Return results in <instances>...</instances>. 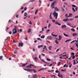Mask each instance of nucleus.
<instances>
[{
  "instance_id": "f257e3e1",
  "label": "nucleus",
  "mask_w": 78,
  "mask_h": 78,
  "mask_svg": "<svg viewBox=\"0 0 78 78\" xmlns=\"http://www.w3.org/2000/svg\"><path fill=\"white\" fill-rule=\"evenodd\" d=\"M31 66H33L34 67H36V66H34L33 64H30V65L26 66V67L27 68H31L32 67Z\"/></svg>"
},
{
  "instance_id": "f03ea898",
  "label": "nucleus",
  "mask_w": 78,
  "mask_h": 78,
  "mask_svg": "<svg viewBox=\"0 0 78 78\" xmlns=\"http://www.w3.org/2000/svg\"><path fill=\"white\" fill-rule=\"evenodd\" d=\"M12 34H16V33H17V30L15 28H14L13 29H12Z\"/></svg>"
},
{
  "instance_id": "7ed1b4c3",
  "label": "nucleus",
  "mask_w": 78,
  "mask_h": 78,
  "mask_svg": "<svg viewBox=\"0 0 78 78\" xmlns=\"http://www.w3.org/2000/svg\"><path fill=\"white\" fill-rule=\"evenodd\" d=\"M54 17H55V19H57V18H58V13H55L54 14Z\"/></svg>"
},
{
  "instance_id": "20e7f679",
  "label": "nucleus",
  "mask_w": 78,
  "mask_h": 78,
  "mask_svg": "<svg viewBox=\"0 0 78 78\" xmlns=\"http://www.w3.org/2000/svg\"><path fill=\"white\" fill-rule=\"evenodd\" d=\"M72 7H74V8H75V9L76 11H77L78 10V7H76V5H72Z\"/></svg>"
},
{
  "instance_id": "39448f33",
  "label": "nucleus",
  "mask_w": 78,
  "mask_h": 78,
  "mask_svg": "<svg viewBox=\"0 0 78 78\" xmlns=\"http://www.w3.org/2000/svg\"><path fill=\"white\" fill-rule=\"evenodd\" d=\"M47 39L48 40H52V37L51 36H48L47 37Z\"/></svg>"
},
{
  "instance_id": "423d86ee",
  "label": "nucleus",
  "mask_w": 78,
  "mask_h": 78,
  "mask_svg": "<svg viewBox=\"0 0 78 78\" xmlns=\"http://www.w3.org/2000/svg\"><path fill=\"white\" fill-rule=\"evenodd\" d=\"M55 24L56 25H59V26H60V25H61V23H59V22H58L57 21H56L55 23Z\"/></svg>"
},
{
  "instance_id": "0eeeda50",
  "label": "nucleus",
  "mask_w": 78,
  "mask_h": 78,
  "mask_svg": "<svg viewBox=\"0 0 78 78\" xmlns=\"http://www.w3.org/2000/svg\"><path fill=\"white\" fill-rule=\"evenodd\" d=\"M23 45V43H19V44L18 45V47H20V46L21 47H22Z\"/></svg>"
},
{
  "instance_id": "6e6552de",
  "label": "nucleus",
  "mask_w": 78,
  "mask_h": 78,
  "mask_svg": "<svg viewBox=\"0 0 78 78\" xmlns=\"http://www.w3.org/2000/svg\"><path fill=\"white\" fill-rule=\"evenodd\" d=\"M23 69L24 70H25L26 71H28V72H31V70H32L29 69L28 68H27V69Z\"/></svg>"
},
{
  "instance_id": "1a4fd4ad",
  "label": "nucleus",
  "mask_w": 78,
  "mask_h": 78,
  "mask_svg": "<svg viewBox=\"0 0 78 78\" xmlns=\"http://www.w3.org/2000/svg\"><path fill=\"white\" fill-rule=\"evenodd\" d=\"M33 78H37V75L34 74L33 76Z\"/></svg>"
},
{
  "instance_id": "9d476101",
  "label": "nucleus",
  "mask_w": 78,
  "mask_h": 78,
  "mask_svg": "<svg viewBox=\"0 0 78 78\" xmlns=\"http://www.w3.org/2000/svg\"><path fill=\"white\" fill-rule=\"evenodd\" d=\"M51 14H52V12H51L50 14L49 18L50 19H52L53 18H52V16H51Z\"/></svg>"
},
{
  "instance_id": "9b49d317",
  "label": "nucleus",
  "mask_w": 78,
  "mask_h": 78,
  "mask_svg": "<svg viewBox=\"0 0 78 78\" xmlns=\"http://www.w3.org/2000/svg\"><path fill=\"white\" fill-rule=\"evenodd\" d=\"M66 25H62V28H66Z\"/></svg>"
},
{
  "instance_id": "f8f14e48",
  "label": "nucleus",
  "mask_w": 78,
  "mask_h": 78,
  "mask_svg": "<svg viewBox=\"0 0 78 78\" xmlns=\"http://www.w3.org/2000/svg\"><path fill=\"white\" fill-rule=\"evenodd\" d=\"M77 34L78 33H74L73 34V36H76Z\"/></svg>"
},
{
  "instance_id": "ddd939ff",
  "label": "nucleus",
  "mask_w": 78,
  "mask_h": 78,
  "mask_svg": "<svg viewBox=\"0 0 78 78\" xmlns=\"http://www.w3.org/2000/svg\"><path fill=\"white\" fill-rule=\"evenodd\" d=\"M55 10H56V11H59V9H58L57 7H56L55 8Z\"/></svg>"
},
{
  "instance_id": "4468645a",
  "label": "nucleus",
  "mask_w": 78,
  "mask_h": 78,
  "mask_svg": "<svg viewBox=\"0 0 78 78\" xmlns=\"http://www.w3.org/2000/svg\"><path fill=\"white\" fill-rule=\"evenodd\" d=\"M48 48L49 50H51V48H52V46H49Z\"/></svg>"
},
{
  "instance_id": "2eb2a0df",
  "label": "nucleus",
  "mask_w": 78,
  "mask_h": 78,
  "mask_svg": "<svg viewBox=\"0 0 78 78\" xmlns=\"http://www.w3.org/2000/svg\"><path fill=\"white\" fill-rule=\"evenodd\" d=\"M73 61H74V62L73 63V65H75V64H76L77 63H78V61L76 63V62L75 61L73 60Z\"/></svg>"
},
{
  "instance_id": "dca6fc26",
  "label": "nucleus",
  "mask_w": 78,
  "mask_h": 78,
  "mask_svg": "<svg viewBox=\"0 0 78 78\" xmlns=\"http://www.w3.org/2000/svg\"><path fill=\"white\" fill-rule=\"evenodd\" d=\"M63 22H67L68 21V19H65L63 20Z\"/></svg>"
},
{
  "instance_id": "f3484780",
  "label": "nucleus",
  "mask_w": 78,
  "mask_h": 78,
  "mask_svg": "<svg viewBox=\"0 0 78 78\" xmlns=\"http://www.w3.org/2000/svg\"><path fill=\"white\" fill-rule=\"evenodd\" d=\"M58 37L59 38V40H61V39H62V36H61V35H59Z\"/></svg>"
},
{
  "instance_id": "a211bd4d",
  "label": "nucleus",
  "mask_w": 78,
  "mask_h": 78,
  "mask_svg": "<svg viewBox=\"0 0 78 78\" xmlns=\"http://www.w3.org/2000/svg\"><path fill=\"white\" fill-rule=\"evenodd\" d=\"M63 35L65 36H66V37H69L68 35L64 33H63Z\"/></svg>"
},
{
  "instance_id": "6ab92c4d",
  "label": "nucleus",
  "mask_w": 78,
  "mask_h": 78,
  "mask_svg": "<svg viewBox=\"0 0 78 78\" xmlns=\"http://www.w3.org/2000/svg\"><path fill=\"white\" fill-rule=\"evenodd\" d=\"M46 59L47 61H51V59L49 58H47Z\"/></svg>"
},
{
  "instance_id": "aec40b11",
  "label": "nucleus",
  "mask_w": 78,
  "mask_h": 78,
  "mask_svg": "<svg viewBox=\"0 0 78 78\" xmlns=\"http://www.w3.org/2000/svg\"><path fill=\"white\" fill-rule=\"evenodd\" d=\"M43 47V45H39L38 46V48H41V47Z\"/></svg>"
},
{
  "instance_id": "412c9836",
  "label": "nucleus",
  "mask_w": 78,
  "mask_h": 78,
  "mask_svg": "<svg viewBox=\"0 0 78 78\" xmlns=\"http://www.w3.org/2000/svg\"><path fill=\"white\" fill-rule=\"evenodd\" d=\"M51 34L52 36H54V37H57V36H58V35H54L53 34Z\"/></svg>"
},
{
  "instance_id": "4be33fe9",
  "label": "nucleus",
  "mask_w": 78,
  "mask_h": 78,
  "mask_svg": "<svg viewBox=\"0 0 78 78\" xmlns=\"http://www.w3.org/2000/svg\"><path fill=\"white\" fill-rule=\"evenodd\" d=\"M55 43L56 44H59V42H58V41H57V40L55 41Z\"/></svg>"
},
{
  "instance_id": "5701e85b",
  "label": "nucleus",
  "mask_w": 78,
  "mask_h": 78,
  "mask_svg": "<svg viewBox=\"0 0 78 78\" xmlns=\"http://www.w3.org/2000/svg\"><path fill=\"white\" fill-rule=\"evenodd\" d=\"M31 29H28V33H30V32H31Z\"/></svg>"
},
{
  "instance_id": "b1692460",
  "label": "nucleus",
  "mask_w": 78,
  "mask_h": 78,
  "mask_svg": "<svg viewBox=\"0 0 78 78\" xmlns=\"http://www.w3.org/2000/svg\"><path fill=\"white\" fill-rule=\"evenodd\" d=\"M3 57L2 56H0V60H2L3 59Z\"/></svg>"
},
{
  "instance_id": "393cba45",
  "label": "nucleus",
  "mask_w": 78,
  "mask_h": 78,
  "mask_svg": "<svg viewBox=\"0 0 78 78\" xmlns=\"http://www.w3.org/2000/svg\"><path fill=\"white\" fill-rule=\"evenodd\" d=\"M71 39H70L67 40L65 41V42H69V41H71Z\"/></svg>"
},
{
  "instance_id": "a878e982",
  "label": "nucleus",
  "mask_w": 78,
  "mask_h": 78,
  "mask_svg": "<svg viewBox=\"0 0 78 78\" xmlns=\"http://www.w3.org/2000/svg\"><path fill=\"white\" fill-rule=\"evenodd\" d=\"M27 16V12H25L24 13V16Z\"/></svg>"
},
{
  "instance_id": "bb28decb",
  "label": "nucleus",
  "mask_w": 78,
  "mask_h": 78,
  "mask_svg": "<svg viewBox=\"0 0 78 78\" xmlns=\"http://www.w3.org/2000/svg\"><path fill=\"white\" fill-rule=\"evenodd\" d=\"M38 11V9H37L36 10V11L35 12V14H37V11Z\"/></svg>"
},
{
  "instance_id": "cd10ccee",
  "label": "nucleus",
  "mask_w": 78,
  "mask_h": 78,
  "mask_svg": "<svg viewBox=\"0 0 78 78\" xmlns=\"http://www.w3.org/2000/svg\"><path fill=\"white\" fill-rule=\"evenodd\" d=\"M72 10L73 12H75V9L73 7L72 8Z\"/></svg>"
},
{
  "instance_id": "c85d7f7f",
  "label": "nucleus",
  "mask_w": 78,
  "mask_h": 78,
  "mask_svg": "<svg viewBox=\"0 0 78 78\" xmlns=\"http://www.w3.org/2000/svg\"><path fill=\"white\" fill-rule=\"evenodd\" d=\"M41 38H42L43 39H44V37H45V36L43 35L42 36H41Z\"/></svg>"
},
{
  "instance_id": "c756f323",
  "label": "nucleus",
  "mask_w": 78,
  "mask_h": 78,
  "mask_svg": "<svg viewBox=\"0 0 78 78\" xmlns=\"http://www.w3.org/2000/svg\"><path fill=\"white\" fill-rule=\"evenodd\" d=\"M71 30H72V31H75V30L73 28H72L71 29Z\"/></svg>"
},
{
  "instance_id": "7c9ffc66",
  "label": "nucleus",
  "mask_w": 78,
  "mask_h": 78,
  "mask_svg": "<svg viewBox=\"0 0 78 78\" xmlns=\"http://www.w3.org/2000/svg\"><path fill=\"white\" fill-rule=\"evenodd\" d=\"M43 62H45V63H46V64H47V62H46L45 61H44V60H41Z\"/></svg>"
},
{
  "instance_id": "2f4dec72",
  "label": "nucleus",
  "mask_w": 78,
  "mask_h": 78,
  "mask_svg": "<svg viewBox=\"0 0 78 78\" xmlns=\"http://www.w3.org/2000/svg\"><path fill=\"white\" fill-rule=\"evenodd\" d=\"M69 16L70 17H72V16H73V14H72V13H69Z\"/></svg>"
},
{
  "instance_id": "473e14b6",
  "label": "nucleus",
  "mask_w": 78,
  "mask_h": 78,
  "mask_svg": "<svg viewBox=\"0 0 78 78\" xmlns=\"http://www.w3.org/2000/svg\"><path fill=\"white\" fill-rule=\"evenodd\" d=\"M72 58L73 59H75V55H73Z\"/></svg>"
},
{
  "instance_id": "72a5a7b5",
  "label": "nucleus",
  "mask_w": 78,
  "mask_h": 78,
  "mask_svg": "<svg viewBox=\"0 0 78 78\" xmlns=\"http://www.w3.org/2000/svg\"><path fill=\"white\" fill-rule=\"evenodd\" d=\"M51 26V24L50 23H49L48 25V28H50V27Z\"/></svg>"
},
{
  "instance_id": "f704fd0d",
  "label": "nucleus",
  "mask_w": 78,
  "mask_h": 78,
  "mask_svg": "<svg viewBox=\"0 0 78 78\" xmlns=\"http://www.w3.org/2000/svg\"><path fill=\"white\" fill-rule=\"evenodd\" d=\"M75 55V53L74 52H72L71 53V55L72 56H73Z\"/></svg>"
},
{
  "instance_id": "c9c22d12",
  "label": "nucleus",
  "mask_w": 78,
  "mask_h": 78,
  "mask_svg": "<svg viewBox=\"0 0 78 78\" xmlns=\"http://www.w3.org/2000/svg\"><path fill=\"white\" fill-rule=\"evenodd\" d=\"M44 70V68H41L39 70V71H41V70Z\"/></svg>"
},
{
  "instance_id": "e433bc0d",
  "label": "nucleus",
  "mask_w": 78,
  "mask_h": 78,
  "mask_svg": "<svg viewBox=\"0 0 78 78\" xmlns=\"http://www.w3.org/2000/svg\"><path fill=\"white\" fill-rule=\"evenodd\" d=\"M55 5V4L53 2L51 5V7H52V6H53V5Z\"/></svg>"
},
{
  "instance_id": "4c0bfd02",
  "label": "nucleus",
  "mask_w": 78,
  "mask_h": 78,
  "mask_svg": "<svg viewBox=\"0 0 78 78\" xmlns=\"http://www.w3.org/2000/svg\"><path fill=\"white\" fill-rule=\"evenodd\" d=\"M66 70V69H65L64 70L63 69H62V72H65Z\"/></svg>"
},
{
  "instance_id": "58836bf2",
  "label": "nucleus",
  "mask_w": 78,
  "mask_h": 78,
  "mask_svg": "<svg viewBox=\"0 0 78 78\" xmlns=\"http://www.w3.org/2000/svg\"><path fill=\"white\" fill-rule=\"evenodd\" d=\"M60 64H61V62H59L57 63L58 66H59L60 65Z\"/></svg>"
},
{
  "instance_id": "ea45409f",
  "label": "nucleus",
  "mask_w": 78,
  "mask_h": 78,
  "mask_svg": "<svg viewBox=\"0 0 78 78\" xmlns=\"http://www.w3.org/2000/svg\"><path fill=\"white\" fill-rule=\"evenodd\" d=\"M67 25H68L69 26H70V27H71V26H70V23H67Z\"/></svg>"
},
{
  "instance_id": "a19ab883",
  "label": "nucleus",
  "mask_w": 78,
  "mask_h": 78,
  "mask_svg": "<svg viewBox=\"0 0 78 78\" xmlns=\"http://www.w3.org/2000/svg\"><path fill=\"white\" fill-rule=\"evenodd\" d=\"M56 13H57L56 12V11H55L54 12V13H53V15H54V14H56Z\"/></svg>"
},
{
  "instance_id": "79ce46f5",
  "label": "nucleus",
  "mask_w": 78,
  "mask_h": 78,
  "mask_svg": "<svg viewBox=\"0 0 78 78\" xmlns=\"http://www.w3.org/2000/svg\"><path fill=\"white\" fill-rule=\"evenodd\" d=\"M52 22H53V23H55L56 22V21L55 20H52Z\"/></svg>"
},
{
  "instance_id": "37998d69",
  "label": "nucleus",
  "mask_w": 78,
  "mask_h": 78,
  "mask_svg": "<svg viewBox=\"0 0 78 78\" xmlns=\"http://www.w3.org/2000/svg\"><path fill=\"white\" fill-rule=\"evenodd\" d=\"M75 44H76V47L78 48V44L75 43Z\"/></svg>"
},
{
  "instance_id": "c03bdc74",
  "label": "nucleus",
  "mask_w": 78,
  "mask_h": 78,
  "mask_svg": "<svg viewBox=\"0 0 78 78\" xmlns=\"http://www.w3.org/2000/svg\"><path fill=\"white\" fill-rule=\"evenodd\" d=\"M22 66H23V67H24V66H25V63H24L22 65Z\"/></svg>"
},
{
  "instance_id": "a18cd8bd",
  "label": "nucleus",
  "mask_w": 78,
  "mask_h": 78,
  "mask_svg": "<svg viewBox=\"0 0 78 78\" xmlns=\"http://www.w3.org/2000/svg\"><path fill=\"white\" fill-rule=\"evenodd\" d=\"M65 54H66V52H64V53H63V54H61V55H59V56H61V55H63V54H65Z\"/></svg>"
},
{
  "instance_id": "49530a36",
  "label": "nucleus",
  "mask_w": 78,
  "mask_h": 78,
  "mask_svg": "<svg viewBox=\"0 0 78 78\" xmlns=\"http://www.w3.org/2000/svg\"><path fill=\"white\" fill-rule=\"evenodd\" d=\"M46 46H44V48H43V49H46Z\"/></svg>"
},
{
  "instance_id": "de8ad7c7",
  "label": "nucleus",
  "mask_w": 78,
  "mask_h": 78,
  "mask_svg": "<svg viewBox=\"0 0 78 78\" xmlns=\"http://www.w3.org/2000/svg\"><path fill=\"white\" fill-rule=\"evenodd\" d=\"M75 41H76V40H74L73 41H72L71 42V44H72V43H73V42H75Z\"/></svg>"
},
{
  "instance_id": "09e8293b",
  "label": "nucleus",
  "mask_w": 78,
  "mask_h": 78,
  "mask_svg": "<svg viewBox=\"0 0 78 78\" xmlns=\"http://www.w3.org/2000/svg\"><path fill=\"white\" fill-rule=\"evenodd\" d=\"M54 57V58H57V57H58V55H55Z\"/></svg>"
},
{
  "instance_id": "8fccbe9b",
  "label": "nucleus",
  "mask_w": 78,
  "mask_h": 78,
  "mask_svg": "<svg viewBox=\"0 0 78 78\" xmlns=\"http://www.w3.org/2000/svg\"><path fill=\"white\" fill-rule=\"evenodd\" d=\"M71 67H72V64H70L69 66V68H71Z\"/></svg>"
},
{
  "instance_id": "3c124183",
  "label": "nucleus",
  "mask_w": 78,
  "mask_h": 78,
  "mask_svg": "<svg viewBox=\"0 0 78 78\" xmlns=\"http://www.w3.org/2000/svg\"><path fill=\"white\" fill-rule=\"evenodd\" d=\"M34 73H36L37 72L36 71V70H34V71H33Z\"/></svg>"
},
{
  "instance_id": "603ef678",
  "label": "nucleus",
  "mask_w": 78,
  "mask_h": 78,
  "mask_svg": "<svg viewBox=\"0 0 78 78\" xmlns=\"http://www.w3.org/2000/svg\"><path fill=\"white\" fill-rule=\"evenodd\" d=\"M59 72V71L58 70H56L55 71V73H58Z\"/></svg>"
},
{
  "instance_id": "864d4df0",
  "label": "nucleus",
  "mask_w": 78,
  "mask_h": 78,
  "mask_svg": "<svg viewBox=\"0 0 78 78\" xmlns=\"http://www.w3.org/2000/svg\"><path fill=\"white\" fill-rule=\"evenodd\" d=\"M61 8H62V11H64V9H63V7H62Z\"/></svg>"
},
{
  "instance_id": "5fc2aeb1",
  "label": "nucleus",
  "mask_w": 78,
  "mask_h": 78,
  "mask_svg": "<svg viewBox=\"0 0 78 78\" xmlns=\"http://www.w3.org/2000/svg\"><path fill=\"white\" fill-rule=\"evenodd\" d=\"M29 24H30V25H32V23H31V22L30 21V22H29Z\"/></svg>"
},
{
  "instance_id": "6e6d98bb",
  "label": "nucleus",
  "mask_w": 78,
  "mask_h": 78,
  "mask_svg": "<svg viewBox=\"0 0 78 78\" xmlns=\"http://www.w3.org/2000/svg\"><path fill=\"white\" fill-rule=\"evenodd\" d=\"M37 39H38V40H40V41H41V38H37Z\"/></svg>"
},
{
  "instance_id": "4d7b16f0",
  "label": "nucleus",
  "mask_w": 78,
  "mask_h": 78,
  "mask_svg": "<svg viewBox=\"0 0 78 78\" xmlns=\"http://www.w3.org/2000/svg\"><path fill=\"white\" fill-rule=\"evenodd\" d=\"M70 49H71V50H75V49H73L72 48H71Z\"/></svg>"
},
{
  "instance_id": "13d9d810",
  "label": "nucleus",
  "mask_w": 78,
  "mask_h": 78,
  "mask_svg": "<svg viewBox=\"0 0 78 78\" xmlns=\"http://www.w3.org/2000/svg\"><path fill=\"white\" fill-rule=\"evenodd\" d=\"M75 18H78V15L77 16H76L75 17Z\"/></svg>"
},
{
  "instance_id": "bf43d9fd",
  "label": "nucleus",
  "mask_w": 78,
  "mask_h": 78,
  "mask_svg": "<svg viewBox=\"0 0 78 78\" xmlns=\"http://www.w3.org/2000/svg\"><path fill=\"white\" fill-rule=\"evenodd\" d=\"M9 33L10 34H11L12 32H11V31H10L9 32Z\"/></svg>"
},
{
  "instance_id": "052dcab7",
  "label": "nucleus",
  "mask_w": 78,
  "mask_h": 78,
  "mask_svg": "<svg viewBox=\"0 0 78 78\" xmlns=\"http://www.w3.org/2000/svg\"><path fill=\"white\" fill-rule=\"evenodd\" d=\"M20 32H22V29H20Z\"/></svg>"
},
{
  "instance_id": "680f3d73",
  "label": "nucleus",
  "mask_w": 78,
  "mask_h": 78,
  "mask_svg": "<svg viewBox=\"0 0 78 78\" xmlns=\"http://www.w3.org/2000/svg\"><path fill=\"white\" fill-rule=\"evenodd\" d=\"M59 49H57L56 50V52H57V51H59Z\"/></svg>"
},
{
  "instance_id": "e2e57ef3",
  "label": "nucleus",
  "mask_w": 78,
  "mask_h": 78,
  "mask_svg": "<svg viewBox=\"0 0 78 78\" xmlns=\"http://www.w3.org/2000/svg\"><path fill=\"white\" fill-rule=\"evenodd\" d=\"M48 72H51V73L52 72L51 71L49 70H47Z\"/></svg>"
},
{
  "instance_id": "0e129e2a",
  "label": "nucleus",
  "mask_w": 78,
  "mask_h": 78,
  "mask_svg": "<svg viewBox=\"0 0 78 78\" xmlns=\"http://www.w3.org/2000/svg\"><path fill=\"white\" fill-rule=\"evenodd\" d=\"M60 77H61V78H62V75L61 74V75H60Z\"/></svg>"
},
{
  "instance_id": "69168bd1",
  "label": "nucleus",
  "mask_w": 78,
  "mask_h": 78,
  "mask_svg": "<svg viewBox=\"0 0 78 78\" xmlns=\"http://www.w3.org/2000/svg\"><path fill=\"white\" fill-rule=\"evenodd\" d=\"M66 56V55H62V56H63V57H64V56Z\"/></svg>"
},
{
  "instance_id": "338daca9",
  "label": "nucleus",
  "mask_w": 78,
  "mask_h": 78,
  "mask_svg": "<svg viewBox=\"0 0 78 78\" xmlns=\"http://www.w3.org/2000/svg\"><path fill=\"white\" fill-rule=\"evenodd\" d=\"M58 77H59L60 78H61V76H60V75L58 74Z\"/></svg>"
},
{
  "instance_id": "774afa93",
  "label": "nucleus",
  "mask_w": 78,
  "mask_h": 78,
  "mask_svg": "<svg viewBox=\"0 0 78 78\" xmlns=\"http://www.w3.org/2000/svg\"><path fill=\"white\" fill-rule=\"evenodd\" d=\"M58 77H59L60 78H61V76H60V75L58 74Z\"/></svg>"
}]
</instances>
